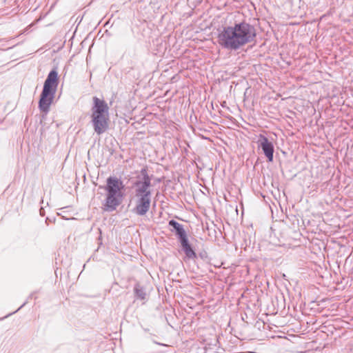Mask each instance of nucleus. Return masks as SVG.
<instances>
[{
  "label": "nucleus",
  "mask_w": 353,
  "mask_h": 353,
  "mask_svg": "<svg viewBox=\"0 0 353 353\" xmlns=\"http://www.w3.org/2000/svg\"><path fill=\"white\" fill-rule=\"evenodd\" d=\"M259 143L268 161H272L274 154V146L272 143L265 137H261L259 140Z\"/></svg>",
  "instance_id": "obj_7"
},
{
  "label": "nucleus",
  "mask_w": 353,
  "mask_h": 353,
  "mask_svg": "<svg viewBox=\"0 0 353 353\" xmlns=\"http://www.w3.org/2000/svg\"><path fill=\"white\" fill-rule=\"evenodd\" d=\"M169 225L173 228L178 236H181V234L185 232L183 225L174 220H170L169 221Z\"/></svg>",
  "instance_id": "obj_9"
},
{
  "label": "nucleus",
  "mask_w": 353,
  "mask_h": 353,
  "mask_svg": "<svg viewBox=\"0 0 353 353\" xmlns=\"http://www.w3.org/2000/svg\"><path fill=\"white\" fill-rule=\"evenodd\" d=\"M91 112V123L94 130L100 135L108 128L109 108L104 100L94 97Z\"/></svg>",
  "instance_id": "obj_2"
},
{
  "label": "nucleus",
  "mask_w": 353,
  "mask_h": 353,
  "mask_svg": "<svg viewBox=\"0 0 353 353\" xmlns=\"http://www.w3.org/2000/svg\"><path fill=\"white\" fill-rule=\"evenodd\" d=\"M182 247L183 252H185L187 257L189 259H194L196 255L195 252L192 250L190 245L189 244L188 239L186 235V232L178 236Z\"/></svg>",
  "instance_id": "obj_8"
},
{
  "label": "nucleus",
  "mask_w": 353,
  "mask_h": 353,
  "mask_svg": "<svg viewBox=\"0 0 353 353\" xmlns=\"http://www.w3.org/2000/svg\"><path fill=\"white\" fill-rule=\"evenodd\" d=\"M256 35V30L253 26L241 22L234 26L223 27L218 34V43L225 49L236 50L254 41Z\"/></svg>",
  "instance_id": "obj_1"
},
{
  "label": "nucleus",
  "mask_w": 353,
  "mask_h": 353,
  "mask_svg": "<svg viewBox=\"0 0 353 353\" xmlns=\"http://www.w3.org/2000/svg\"><path fill=\"white\" fill-rule=\"evenodd\" d=\"M136 206L134 212L139 215H145L149 210L151 202V196H134Z\"/></svg>",
  "instance_id": "obj_6"
},
{
  "label": "nucleus",
  "mask_w": 353,
  "mask_h": 353,
  "mask_svg": "<svg viewBox=\"0 0 353 353\" xmlns=\"http://www.w3.org/2000/svg\"><path fill=\"white\" fill-rule=\"evenodd\" d=\"M123 182L117 177L110 176L107 179L105 188L107 192L104 204L105 210L112 212L121 204L123 196Z\"/></svg>",
  "instance_id": "obj_3"
},
{
  "label": "nucleus",
  "mask_w": 353,
  "mask_h": 353,
  "mask_svg": "<svg viewBox=\"0 0 353 353\" xmlns=\"http://www.w3.org/2000/svg\"><path fill=\"white\" fill-rule=\"evenodd\" d=\"M59 84L58 73L55 70H51L44 82L39 101L41 111L47 113L52 103Z\"/></svg>",
  "instance_id": "obj_4"
},
{
  "label": "nucleus",
  "mask_w": 353,
  "mask_h": 353,
  "mask_svg": "<svg viewBox=\"0 0 353 353\" xmlns=\"http://www.w3.org/2000/svg\"><path fill=\"white\" fill-rule=\"evenodd\" d=\"M143 178L137 180L134 183L135 194L134 196H151L150 188L151 186V180L147 174L146 170H141Z\"/></svg>",
  "instance_id": "obj_5"
},
{
  "label": "nucleus",
  "mask_w": 353,
  "mask_h": 353,
  "mask_svg": "<svg viewBox=\"0 0 353 353\" xmlns=\"http://www.w3.org/2000/svg\"><path fill=\"white\" fill-rule=\"evenodd\" d=\"M40 214L42 216L43 215V208H41L40 210Z\"/></svg>",
  "instance_id": "obj_11"
},
{
  "label": "nucleus",
  "mask_w": 353,
  "mask_h": 353,
  "mask_svg": "<svg viewBox=\"0 0 353 353\" xmlns=\"http://www.w3.org/2000/svg\"><path fill=\"white\" fill-rule=\"evenodd\" d=\"M134 292L136 296L141 299H144L145 296V293L142 288L139 285H136L134 287Z\"/></svg>",
  "instance_id": "obj_10"
}]
</instances>
